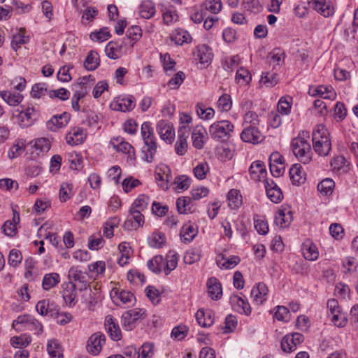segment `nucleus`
Returning <instances> with one entry per match:
<instances>
[{"instance_id":"obj_46","label":"nucleus","mask_w":358,"mask_h":358,"mask_svg":"<svg viewBox=\"0 0 358 358\" xmlns=\"http://www.w3.org/2000/svg\"><path fill=\"white\" fill-rule=\"evenodd\" d=\"M334 182L333 180L330 178H326L322 180L317 185V189L321 193H323L325 195L331 194L333 191V188L334 187Z\"/></svg>"},{"instance_id":"obj_60","label":"nucleus","mask_w":358,"mask_h":358,"mask_svg":"<svg viewBox=\"0 0 358 358\" xmlns=\"http://www.w3.org/2000/svg\"><path fill=\"white\" fill-rule=\"evenodd\" d=\"M145 294L147 297L154 304H158L160 301V294L159 291L153 286H148L145 288Z\"/></svg>"},{"instance_id":"obj_57","label":"nucleus","mask_w":358,"mask_h":358,"mask_svg":"<svg viewBox=\"0 0 358 358\" xmlns=\"http://www.w3.org/2000/svg\"><path fill=\"white\" fill-rule=\"evenodd\" d=\"M162 262L163 257L162 256H155L148 262V266L152 272L158 273L162 271Z\"/></svg>"},{"instance_id":"obj_34","label":"nucleus","mask_w":358,"mask_h":358,"mask_svg":"<svg viewBox=\"0 0 358 358\" xmlns=\"http://www.w3.org/2000/svg\"><path fill=\"white\" fill-rule=\"evenodd\" d=\"M289 176L293 185L303 183L306 180V178L302 175L301 166L298 164H295L291 167Z\"/></svg>"},{"instance_id":"obj_39","label":"nucleus","mask_w":358,"mask_h":358,"mask_svg":"<svg viewBox=\"0 0 358 358\" xmlns=\"http://www.w3.org/2000/svg\"><path fill=\"white\" fill-rule=\"evenodd\" d=\"M165 243L166 236L162 232H154L149 238V245L152 248H161Z\"/></svg>"},{"instance_id":"obj_58","label":"nucleus","mask_w":358,"mask_h":358,"mask_svg":"<svg viewBox=\"0 0 358 358\" xmlns=\"http://www.w3.org/2000/svg\"><path fill=\"white\" fill-rule=\"evenodd\" d=\"M190 178L186 176H179L176 177L174 184L176 185L177 190H185L190 185Z\"/></svg>"},{"instance_id":"obj_43","label":"nucleus","mask_w":358,"mask_h":358,"mask_svg":"<svg viewBox=\"0 0 358 358\" xmlns=\"http://www.w3.org/2000/svg\"><path fill=\"white\" fill-rule=\"evenodd\" d=\"M285 54L280 48L273 49L267 56L270 64L280 65V63L284 60Z\"/></svg>"},{"instance_id":"obj_54","label":"nucleus","mask_w":358,"mask_h":358,"mask_svg":"<svg viewBox=\"0 0 358 358\" xmlns=\"http://www.w3.org/2000/svg\"><path fill=\"white\" fill-rule=\"evenodd\" d=\"M204 6L206 10L213 14H217L221 10L222 3L221 0H206Z\"/></svg>"},{"instance_id":"obj_1","label":"nucleus","mask_w":358,"mask_h":358,"mask_svg":"<svg viewBox=\"0 0 358 358\" xmlns=\"http://www.w3.org/2000/svg\"><path fill=\"white\" fill-rule=\"evenodd\" d=\"M329 135L327 129L323 124L317 125L313 132V149L320 156L328 155L331 150Z\"/></svg>"},{"instance_id":"obj_19","label":"nucleus","mask_w":358,"mask_h":358,"mask_svg":"<svg viewBox=\"0 0 358 358\" xmlns=\"http://www.w3.org/2000/svg\"><path fill=\"white\" fill-rule=\"evenodd\" d=\"M268 287L264 282H259L251 290V296L257 304H262L266 300Z\"/></svg>"},{"instance_id":"obj_22","label":"nucleus","mask_w":358,"mask_h":358,"mask_svg":"<svg viewBox=\"0 0 358 358\" xmlns=\"http://www.w3.org/2000/svg\"><path fill=\"white\" fill-rule=\"evenodd\" d=\"M85 138L84 130L82 128L75 127L66 136V143L71 145L81 144Z\"/></svg>"},{"instance_id":"obj_44","label":"nucleus","mask_w":358,"mask_h":358,"mask_svg":"<svg viewBox=\"0 0 358 358\" xmlns=\"http://www.w3.org/2000/svg\"><path fill=\"white\" fill-rule=\"evenodd\" d=\"M110 37V31L108 27H103L99 31L92 32L90 38L92 41L103 42Z\"/></svg>"},{"instance_id":"obj_53","label":"nucleus","mask_w":358,"mask_h":358,"mask_svg":"<svg viewBox=\"0 0 358 358\" xmlns=\"http://www.w3.org/2000/svg\"><path fill=\"white\" fill-rule=\"evenodd\" d=\"M237 325V320L234 315H228L224 320V326L221 327L223 333L227 334L232 332Z\"/></svg>"},{"instance_id":"obj_56","label":"nucleus","mask_w":358,"mask_h":358,"mask_svg":"<svg viewBox=\"0 0 358 358\" xmlns=\"http://www.w3.org/2000/svg\"><path fill=\"white\" fill-rule=\"evenodd\" d=\"M208 171L209 166L206 162L199 163L193 169L194 176L199 180L204 179Z\"/></svg>"},{"instance_id":"obj_25","label":"nucleus","mask_w":358,"mask_h":358,"mask_svg":"<svg viewBox=\"0 0 358 358\" xmlns=\"http://www.w3.org/2000/svg\"><path fill=\"white\" fill-rule=\"evenodd\" d=\"M196 57V59L199 60L201 64L208 66L213 58L211 49L206 45H199L197 47Z\"/></svg>"},{"instance_id":"obj_28","label":"nucleus","mask_w":358,"mask_h":358,"mask_svg":"<svg viewBox=\"0 0 358 358\" xmlns=\"http://www.w3.org/2000/svg\"><path fill=\"white\" fill-rule=\"evenodd\" d=\"M122 48V42L120 43L118 42L110 41L107 44L105 52L109 58L116 59L120 57Z\"/></svg>"},{"instance_id":"obj_24","label":"nucleus","mask_w":358,"mask_h":358,"mask_svg":"<svg viewBox=\"0 0 358 358\" xmlns=\"http://www.w3.org/2000/svg\"><path fill=\"white\" fill-rule=\"evenodd\" d=\"M198 324L203 327H209L214 323V313L210 310L199 309L196 313Z\"/></svg>"},{"instance_id":"obj_40","label":"nucleus","mask_w":358,"mask_h":358,"mask_svg":"<svg viewBox=\"0 0 358 358\" xmlns=\"http://www.w3.org/2000/svg\"><path fill=\"white\" fill-rule=\"evenodd\" d=\"M24 34L25 29L21 28L17 34L13 35L11 41V47L15 51H17L20 48L21 45L27 43V41L25 39Z\"/></svg>"},{"instance_id":"obj_63","label":"nucleus","mask_w":358,"mask_h":358,"mask_svg":"<svg viewBox=\"0 0 358 358\" xmlns=\"http://www.w3.org/2000/svg\"><path fill=\"white\" fill-rule=\"evenodd\" d=\"M136 320L128 313L125 312L122 316V324L127 331H131L135 327Z\"/></svg>"},{"instance_id":"obj_30","label":"nucleus","mask_w":358,"mask_h":358,"mask_svg":"<svg viewBox=\"0 0 358 358\" xmlns=\"http://www.w3.org/2000/svg\"><path fill=\"white\" fill-rule=\"evenodd\" d=\"M60 282V276L57 273H47L42 281V287L45 290H49L57 286Z\"/></svg>"},{"instance_id":"obj_11","label":"nucleus","mask_w":358,"mask_h":358,"mask_svg":"<svg viewBox=\"0 0 358 358\" xmlns=\"http://www.w3.org/2000/svg\"><path fill=\"white\" fill-rule=\"evenodd\" d=\"M130 215L124 223L127 230L137 229L144 224V216L141 211L129 210Z\"/></svg>"},{"instance_id":"obj_21","label":"nucleus","mask_w":358,"mask_h":358,"mask_svg":"<svg viewBox=\"0 0 358 358\" xmlns=\"http://www.w3.org/2000/svg\"><path fill=\"white\" fill-rule=\"evenodd\" d=\"M308 4L324 17L333 15L334 8L327 4L325 0H308Z\"/></svg>"},{"instance_id":"obj_7","label":"nucleus","mask_w":358,"mask_h":358,"mask_svg":"<svg viewBox=\"0 0 358 358\" xmlns=\"http://www.w3.org/2000/svg\"><path fill=\"white\" fill-rule=\"evenodd\" d=\"M241 138L244 142L256 144L262 141L264 136L257 127L247 126L241 132Z\"/></svg>"},{"instance_id":"obj_23","label":"nucleus","mask_w":358,"mask_h":358,"mask_svg":"<svg viewBox=\"0 0 358 358\" xmlns=\"http://www.w3.org/2000/svg\"><path fill=\"white\" fill-rule=\"evenodd\" d=\"M186 133L187 128L185 127L178 130V138L175 145V150L178 155H183L187 151L188 134Z\"/></svg>"},{"instance_id":"obj_64","label":"nucleus","mask_w":358,"mask_h":358,"mask_svg":"<svg viewBox=\"0 0 358 358\" xmlns=\"http://www.w3.org/2000/svg\"><path fill=\"white\" fill-rule=\"evenodd\" d=\"M185 73L182 71H178L174 77L171 78L168 82V85L171 89H177L185 79Z\"/></svg>"},{"instance_id":"obj_33","label":"nucleus","mask_w":358,"mask_h":358,"mask_svg":"<svg viewBox=\"0 0 358 358\" xmlns=\"http://www.w3.org/2000/svg\"><path fill=\"white\" fill-rule=\"evenodd\" d=\"M0 96L10 106L18 105L23 99L20 93H12L9 91H1Z\"/></svg>"},{"instance_id":"obj_59","label":"nucleus","mask_w":358,"mask_h":358,"mask_svg":"<svg viewBox=\"0 0 358 358\" xmlns=\"http://www.w3.org/2000/svg\"><path fill=\"white\" fill-rule=\"evenodd\" d=\"M154 354L153 345L145 343L138 350V358H150Z\"/></svg>"},{"instance_id":"obj_29","label":"nucleus","mask_w":358,"mask_h":358,"mask_svg":"<svg viewBox=\"0 0 358 358\" xmlns=\"http://www.w3.org/2000/svg\"><path fill=\"white\" fill-rule=\"evenodd\" d=\"M99 64L100 59L98 53L94 50H91L84 61L83 65L87 71H94L97 69Z\"/></svg>"},{"instance_id":"obj_17","label":"nucleus","mask_w":358,"mask_h":358,"mask_svg":"<svg viewBox=\"0 0 358 358\" xmlns=\"http://www.w3.org/2000/svg\"><path fill=\"white\" fill-rule=\"evenodd\" d=\"M249 173L252 180L256 182L262 179L264 180L266 175L264 164L262 161L254 162L250 166Z\"/></svg>"},{"instance_id":"obj_2","label":"nucleus","mask_w":358,"mask_h":358,"mask_svg":"<svg viewBox=\"0 0 358 358\" xmlns=\"http://www.w3.org/2000/svg\"><path fill=\"white\" fill-rule=\"evenodd\" d=\"M329 135L327 129L323 124L317 125L313 132V149L320 156L328 155L331 150Z\"/></svg>"},{"instance_id":"obj_27","label":"nucleus","mask_w":358,"mask_h":358,"mask_svg":"<svg viewBox=\"0 0 358 358\" xmlns=\"http://www.w3.org/2000/svg\"><path fill=\"white\" fill-rule=\"evenodd\" d=\"M205 132L206 130L203 126L197 125L194 128L192 138L193 145L196 149H201L203 148L204 143L203 138L204 137L203 134Z\"/></svg>"},{"instance_id":"obj_3","label":"nucleus","mask_w":358,"mask_h":358,"mask_svg":"<svg viewBox=\"0 0 358 358\" xmlns=\"http://www.w3.org/2000/svg\"><path fill=\"white\" fill-rule=\"evenodd\" d=\"M141 134L145 144L142 150L143 153H144V159L148 162H151L157 152V145L150 122H145L143 123Z\"/></svg>"},{"instance_id":"obj_38","label":"nucleus","mask_w":358,"mask_h":358,"mask_svg":"<svg viewBox=\"0 0 358 358\" xmlns=\"http://www.w3.org/2000/svg\"><path fill=\"white\" fill-rule=\"evenodd\" d=\"M229 206L231 209L238 208L242 203V196L237 189H231L227 194Z\"/></svg>"},{"instance_id":"obj_31","label":"nucleus","mask_w":358,"mask_h":358,"mask_svg":"<svg viewBox=\"0 0 358 358\" xmlns=\"http://www.w3.org/2000/svg\"><path fill=\"white\" fill-rule=\"evenodd\" d=\"M156 12L154 3L150 1L142 2L139 7V15L144 19H150Z\"/></svg>"},{"instance_id":"obj_35","label":"nucleus","mask_w":358,"mask_h":358,"mask_svg":"<svg viewBox=\"0 0 358 358\" xmlns=\"http://www.w3.org/2000/svg\"><path fill=\"white\" fill-rule=\"evenodd\" d=\"M318 95L323 99H334L336 96V94L334 89L331 86H323L320 85L317 87L313 93V96Z\"/></svg>"},{"instance_id":"obj_14","label":"nucleus","mask_w":358,"mask_h":358,"mask_svg":"<svg viewBox=\"0 0 358 358\" xmlns=\"http://www.w3.org/2000/svg\"><path fill=\"white\" fill-rule=\"evenodd\" d=\"M135 106V98L131 95L120 98L117 101L111 103L113 110L122 112L130 111L134 108Z\"/></svg>"},{"instance_id":"obj_13","label":"nucleus","mask_w":358,"mask_h":358,"mask_svg":"<svg viewBox=\"0 0 358 358\" xmlns=\"http://www.w3.org/2000/svg\"><path fill=\"white\" fill-rule=\"evenodd\" d=\"M105 329L110 338L117 341L122 338V332L117 323L111 315H107L105 318Z\"/></svg>"},{"instance_id":"obj_12","label":"nucleus","mask_w":358,"mask_h":358,"mask_svg":"<svg viewBox=\"0 0 358 358\" xmlns=\"http://www.w3.org/2000/svg\"><path fill=\"white\" fill-rule=\"evenodd\" d=\"M110 144L117 152H121L124 154H127L129 157L131 159H134V147L123 140L121 137L113 138L110 141Z\"/></svg>"},{"instance_id":"obj_8","label":"nucleus","mask_w":358,"mask_h":358,"mask_svg":"<svg viewBox=\"0 0 358 358\" xmlns=\"http://www.w3.org/2000/svg\"><path fill=\"white\" fill-rule=\"evenodd\" d=\"M264 186L266 195L272 202L278 203L282 200V192L280 188L273 180L265 179Z\"/></svg>"},{"instance_id":"obj_52","label":"nucleus","mask_w":358,"mask_h":358,"mask_svg":"<svg viewBox=\"0 0 358 358\" xmlns=\"http://www.w3.org/2000/svg\"><path fill=\"white\" fill-rule=\"evenodd\" d=\"M126 35L133 42L131 45L132 46L141 37L142 30L139 26H131L127 29Z\"/></svg>"},{"instance_id":"obj_47","label":"nucleus","mask_w":358,"mask_h":358,"mask_svg":"<svg viewBox=\"0 0 358 358\" xmlns=\"http://www.w3.org/2000/svg\"><path fill=\"white\" fill-rule=\"evenodd\" d=\"M292 97L284 96L282 97L278 103V110L283 115H287L290 113Z\"/></svg>"},{"instance_id":"obj_16","label":"nucleus","mask_w":358,"mask_h":358,"mask_svg":"<svg viewBox=\"0 0 358 358\" xmlns=\"http://www.w3.org/2000/svg\"><path fill=\"white\" fill-rule=\"evenodd\" d=\"M157 131L162 139L169 143L172 142L175 132L172 126L169 122L165 120H160L157 124Z\"/></svg>"},{"instance_id":"obj_18","label":"nucleus","mask_w":358,"mask_h":358,"mask_svg":"<svg viewBox=\"0 0 358 358\" xmlns=\"http://www.w3.org/2000/svg\"><path fill=\"white\" fill-rule=\"evenodd\" d=\"M38 116V112L33 107H28L24 111L20 113V125L22 127H28L34 122Z\"/></svg>"},{"instance_id":"obj_42","label":"nucleus","mask_w":358,"mask_h":358,"mask_svg":"<svg viewBox=\"0 0 358 358\" xmlns=\"http://www.w3.org/2000/svg\"><path fill=\"white\" fill-rule=\"evenodd\" d=\"M233 302H235L238 307V311L241 313H244L246 315H249L251 313V307L248 301L243 300L241 297L234 296L231 298Z\"/></svg>"},{"instance_id":"obj_20","label":"nucleus","mask_w":358,"mask_h":358,"mask_svg":"<svg viewBox=\"0 0 358 358\" xmlns=\"http://www.w3.org/2000/svg\"><path fill=\"white\" fill-rule=\"evenodd\" d=\"M207 287L208 294L212 299L217 300L220 299L222 294V285L217 278L214 277L209 278L207 281Z\"/></svg>"},{"instance_id":"obj_5","label":"nucleus","mask_w":358,"mask_h":358,"mask_svg":"<svg viewBox=\"0 0 358 358\" xmlns=\"http://www.w3.org/2000/svg\"><path fill=\"white\" fill-rule=\"evenodd\" d=\"M234 128L233 124L228 120L217 121L210 125L209 133L214 140L224 141L230 137Z\"/></svg>"},{"instance_id":"obj_45","label":"nucleus","mask_w":358,"mask_h":358,"mask_svg":"<svg viewBox=\"0 0 358 358\" xmlns=\"http://www.w3.org/2000/svg\"><path fill=\"white\" fill-rule=\"evenodd\" d=\"M10 341L14 348H25L31 342V338L30 336H13Z\"/></svg>"},{"instance_id":"obj_36","label":"nucleus","mask_w":358,"mask_h":358,"mask_svg":"<svg viewBox=\"0 0 358 358\" xmlns=\"http://www.w3.org/2000/svg\"><path fill=\"white\" fill-rule=\"evenodd\" d=\"M197 234V229L190 224H184L180 231L182 241L189 243Z\"/></svg>"},{"instance_id":"obj_61","label":"nucleus","mask_w":358,"mask_h":358,"mask_svg":"<svg viewBox=\"0 0 358 358\" xmlns=\"http://www.w3.org/2000/svg\"><path fill=\"white\" fill-rule=\"evenodd\" d=\"M257 215L254 217L255 227L260 234L265 235L268 231V225L266 221L257 218Z\"/></svg>"},{"instance_id":"obj_9","label":"nucleus","mask_w":358,"mask_h":358,"mask_svg":"<svg viewBox=\"0 0 358 358\" xmlns=\"http://www.w3.org/2000/svg\"><path fill=\"white\" fill-rule=\"evenodd\" d=\"M71 118L70 113L64 112L62 114L56 115L46 122L47 128L52 131H57L59 129L65 127Z\"/></svg>"},{"instance_id":"obj_4","label":"nucleus","mask_w":358,"mask_h":358,"mask_svg":"<svg viewBox=\"0 0 358 358\" xmlns=\"http://www.w3.org/2000/svg\"><path fill=\"white\" fill-rule=\"evenodd\" d=\"M308 136V131H303L298 137L292 139L291 143L294 155L304 164H308L311 160V148L305 139Z\"/></svg>"},{"instance_id":"obj_51","label":"nucleus","mask_w":358,"mask_h":358,"mask_svg":"<svg viewBox=\"0 0 358 358\" xmlns=\"http://www.w3.org/2000/svg\"><path fill=\"white\" fill-rule=\"evenodd\" d=\"M162 11L163 12V20L165 24H169L178 20V15L174 9L165 7Z\"/></svg>"},{"instance_id":"obj_49","label":"nucleus","mask_w":358,"mask_h":358,"mask_svg":"<svg viewBox=\"0 0 358 358\" xmlns=\"http://www.w3.org/2000/svg\"><path fill=\"white\" fill-rule=\"evenodd\" d=\"M149 197L145 195H141L136 199L130 208L131 210L142 211L145 209L148 205Z\"/></svg>"},{"instance_id":"obj_10","label":"nucleus","mask_w":358,"mask_h":358,"mask_svg":"<svg viewBox=\"0 0 358 358\" xmlns=\"http://www.w3.org/2000/svg\"><path fill=\"white\" fill-rule=\"evenodd\" d=\"M106 337L100 332L92 334L87 342V348L88 352L93 355H98L102 348V345L105 343Z\"/></svg>"},{"instance_id":"obj_15","label":"nucleus","mask_w":358,"mask_h":358,"mask_svg":"<svg viewBox=\"0 0 358 358\" xmlns=\"http://www.w3.org/2000/svg\"><path fill=\"white\" fill-rule=\"evenodd\" d=\"M62 296L69 306H73L78 301L76 285H73L71 281L66 283L62 292Z\"/></svg>"},{"instance_id":"obj_37","label":"nucleus","mask_w":358,"mask_h":358,"mask_svg":"<svg viewBox=\"0 0 358 358\" xmlns=\"http://www.w3.org/2000/svg\"><path fill=\"white\" fill-rule=\"evenodd\" d=\"M302 250L303 257L309 261H315L318 258V251L316 245L313 243H305Z\"/></svg>"},{"instance_id":"obj_32","label":"nucleus","mask_w":358,"mask_h":358,"mask_svg":"<svg viewBox=\"0 0 358 358\" xmlns=\"http://www.w3.org/2000/svg\"><path fill=\"white\" fill-rule=\"evenodd\" d=\"M171 39L177 45H182L184 43L190 42L192 38L187 31L183 29H176L173 32Z\"/></svg>"},{"instance_id":"obj_62","label":"nucleus","mask_w":358,"mask_h":358,"mask_svg":"<svg viewBox=\"0 0 358 358\" xmlns=\"http://www.w3.org/2000/svg\"><path fill=\"white\" fill-rule=\"evenodd\" d=\"M72 195L71 187L69 183L63 182L60 186L59 199L62 202L66 201Z\"/></svg>"},{"instance_id":"obj_55","label":"nucleus","mask_w":358,"mask_h":358,"mask_svg":"<svg viewBox=\"0 0 358 358\" xmlns=\"http://www.w3.org/2000/svg\"><path fill=\"white\" fill-rule=\"evenodd\" d=\"M191 201V199L188 196L180 197L176 201V207L180 214H185L189 211L190 208H187Z\"/></svg>"},{"instance_id":"obj_50","label":"nucleus","mask_w":358,"mask_h":358,"mask_svg":"<svg viewBox=\"0 0 358 358\" xmlns=\"http://www.w3.org/2000/svg\"><path fill=\"white\" fill-rule=\"evenodd\" d=\"M196 113L203 120H210L215 115V111L212 108H205L203 104H197Z\"/></svg>"},{"instance_id":"obj_48","label":"nucleus","mask_w":358,"mask_h":358,"mask_svg":"<svg viewBox=\"0 0 358 358\" xmlns=\"http://www.w3.org/2000/svg\"><path fill=\"white\" fill-rule=\"evenodd\" d=\"M36 310L41 315L54 316L55 310L50 308L49 302L46 300L39 301L36 306Z\"/></svg>"},{"instance_id":"obj_6","label":"nucleus","mask_w":358,"mask_h":358,"mask_svg":"<svg viewBox=\"0 0 358 358\" xmlns=\"http://www.w3.org/2000/svg\"><path fill=\"white\" fill-rule=\"evenodd\" d=\"M69 278L70 281L73 282V285H76V289L78 288L80 292L86 290L89 285V278L86 272H83L76 267H71L69 271Z\"/></svg>"},{"instance_id":"obj_41","label":"nucleus","mask_w":358,"mask_h":358,"mask_svg":"<svg viewBox=\"0 0 358 358\" xmlns=\"http://www.w3.org/2000/svg\"><path fill=\"white\" fill-rule=\"evenodd\" d=\"M260 83L265 85L268 87H272L278 83V74L275 72L262 73Z\"/></svg>"},{"instance_id":"obj_26","label":"nucleus","mask_w":358,"mask_h":358,"mask_svg":"<svg viewBox=\"0 0 358 358\" xmlns=\"http://www.w3.org/2000/svg\"><path fill=\"white\" fill-rule=\"evenodd\" d=\"M114 296L115 301L119 300L122 304L131 306L134 303L136 298L131 292L124 289H113Z\"/></svg>"}]
</instances>
